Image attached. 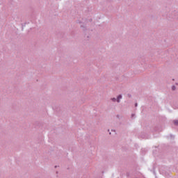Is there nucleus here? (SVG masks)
Segmentation results:
<instances>
[{
  "mask_svg": "<svg viewBox=\"0 0 178 178\" xmlns=\"http://www.w3.org/2000/svg\"><path fill=\"white\" fill-rule=\"evenodd\" d=\"M136 106H137V104H136Z\"/></svg>",
  "mask_w": 178,
  "mask_h": 178,
  "instance_id": "39448f33",
  "label": "nucleus"
},
{
  "mask_svg": "<svg viewBox=\"0 0 178 178\" xmlns=\"http://www.w3.org/2000/svg\"><path fill=\"white\" fill-rule=\"evenodd\" d=\"M120 99H122V95H119V96L118 97L117 102H120Z\"/></svg>",
  "mask_w": 178,
  "mask_h": 178,
  "instance_id": "f257e3e1",
  "label": "nucleus"
},
{
  "mask_svg": "<svg viewBox=\"0 0 178 178\" xmlns=\"http://www.w3.org/2000/svg\"><path fill=\"white\" fill-rule=\"evenodd\" d=\"M174 123H175V124H178V120H175Z\"/></svg>",
  "mask_w": 178,
  "mask_h": 178,
  "instance_id": "f03ea898",
  "label": "nucleus"
},
{
  "mask_svg": "<svg viewBox=\"0 0 178 178\" xmlns=\"http://www.w3.org/2000/svg\"><path fill=\"white\" fill-rule=\"evenodd\" d=\"M112 100L115 102V101H116V99L113 98V99H112Z\"/></svg>",
  "mask_w": 178,
  "mask_h": 178,
  "instance_id": "20e7f679",
  "label": "nucleus"
},
{
  "mask_svg": "<svg viewBox=\"0 0 178 178\" xmlns=\"http://www.w3.org/2000/svg\"><path fill=\"white\" fill-rule=\"evenodd\" d=\"M172 90L174 91V90H175V86H172Z\"/></svg>",
  "mask_w": 178,
  "mask_h": 178,
  "instance_id": "7ed1b4c3",
  "label": "nucleus"
}]
</instances>
